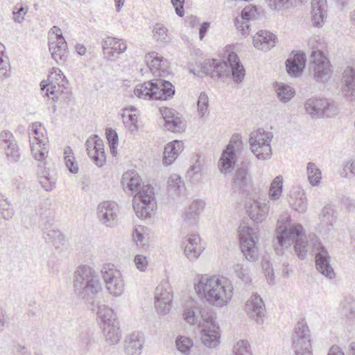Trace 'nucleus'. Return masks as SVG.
Segmentation results:
<instances>
[{
	"label": "nucleus",
	"mask_w": 355,
	"mask_h": 355,
	"mask_svg": "<svg viewBox=\"0 0 355 355\" xmlns=\"http://www.w3.org/2000/svg\"><path fill=\"white\" fill-rule=\"evenodd\" d=\"M195 289L206 302L216 307H223L231 300L234 288L230 279L223 276H202Z\"/></svg>",
	"instance_id": "nucleus-1"
},
{
	"label": "nucleus",
	"mask_w": 355,
	"mask_h": 355,
	"mask_svg": "<svg viewBox=\"0 0 355 355\" xmlns=\"http://www.w3.org/2000/svg\"><path fill=\"white\" fill-rule=\"evenodd\" d=\"M121 182L125 191H138L132 200V207L137 216L149 217L155 205L153 187L150 185L141 187L140 176L135 171L124 173Z\"/></svg>",
	"instance_id": "nucleus-2"
},
{
	"label": "nucleus",
	"mask_w": 355,
	"mask_h": 355,
	"mask_svg": "<svg viewBox=\"0 0 355 355\" xmlns=\"http://www.w3.org/2000/svg\"><path fill=\"white\" fill-rule=\"evenodd\" d=\"M291 218L288 216H282L277 221L276 228L277 243L281 247L288 248L294 243V251L297 257L304 260L307 255V241L303 231V227L300 224L290 223Z\"/></svg>",
	"instance_id": "nucleus-3"
},
{
	"label": "nucleus",
	"mask_w": 355,
	"mask_h": 355,
	"mask_svg": "<svg viewBox=\"0 0 355 355\" xmlns=\"http://www.w3.org/2000/svg\"><path fill=\"white\" fill-rule=\"evenodd\" d=\"M73 282L78 297L94 306L95 296L102 288L96 271L89 266H80L74 272Z\"/></svg>",
	"instance_id": "nucleus-4"
},
{
	"label": "nucleus",
	"mask_w": 355,
	"mask_h": 355,
	"mask_svg": "<svg viewBox=\"0 0 355 355\" xmlns=\"http://www.w3.org/2000/svg\"><path fill=\"white\" fill-rule=\"evenodd\" d=\"M134 94L140 98L166 101L173 96L175 88L169 81L157 78L137 85Z\"/></svg>",
	"instance_id": "nucleus-5"
},
{
	"label": "nucleus",
	"mask_w": 355,
	"mask_h": 355,
	"mask_svg": "<svg viewBox=\"0 0 355 355\" xmlns=\"http://www.w3.org/2000/svg\"><path fill=\"white\" fill-rule=\"evenodd\" d=\"M238 232L240 236L241 250L243 256L250 261H256L259 257L257 247V228L254 229L243 223L240 225Z\"/></svg>",
	"instance_id": "nucleus-6"
},
{
	"label": "nucleus",
	"mask_w": 355,
	"mask_h": 355,
	"mask_svg": "<svg viewBox=\"0 0 355 355\" xmlns=\"http://www.w3.org/2000/svg\"><path fill=\"white\" fill-rule=\"evenodd\" d=\"M272 137V132H266L261 128L250 133L249 139L250 149L257 159L266 160L271 157L270 142Z\"/></svg>",
	"instance_id": "nucleus-7"
},
{
	"label": "nucleus",
	"mask_w": 355,
	"mask_h": 355,
	"mask_svg": "<svg viewBox=\"0 0 355 355\" xmlns=\"http://www.w3.org/2000/svg\"><path fill=\"white\" fill-rule=\"evenodd\" d=\"M309 73V76L316 83H327L333 73L331 64L328 58L314 52L312 55H310Z\"/></svg>",
	"instance_id": "nucleus-8"
},
{
	"label": "nucleus",
	"mask_w": 355,
	"mask_h": 355,
	"mask_svg": "<svg viewBox=\"0 0 355 355\" xmlns=\"http://www.w3.org/2000/svg\"><path fill=\"white\" fill-rule=\"evenodd\" d=\"M312 250L315 253V266L317 270L329 279L335 277V272L330 264L331 257L327 248L320 242V239L313 235L310 237Z\"/></svg>",
	"instance_id": "nucleus-9"
},
{
	"label": "nucleus",
	"mask_w": 355,
	"mask_h": 355,
	"mask_svg": "<svg viewBox=\"0 0 355 355\" xmlns=\"http://www.w3.org/2000/svg\"><path fill=\"white\" fill-rule=\"evenodd\" d=\"M102 276L109 293L113 296H120L124 291V284L119 271L114 265L105 264L101 270Z\"/></svg>",
	"instance_id": "nucleus-10"
},
{
	"label": "nucleus",
	"mask_w": 355,
	"mask_h": 355,
	"mask_svg": "<svg viewBox=\"0 0 355 355\" xmlns=\"http://www.w3.org/2000/svg\"><path fill=\"white\" fill-rule=\"evenodd\" d=\"M292 349H312L311 335L305 319H300L296 324L292 334Z\"/></svg>",
	"instance_id": "nucleus-11"
},
{
	"label": "nucleus",
	"mask_w": 355,
	"mask_h": 355,
	"mask_svg": "<svg viewBox=\"0 0 355 355\" xmlns=\"http://www.w3.org/2000/svg\"><path fill=\"white\" fill-rule=\"evenodd\" d=\"M241 144V137L239 135H234L231 138L230 144L223 150L218 162V166L222 173L230 171L235 165V147H239Z\"/></svg>",
	"instance_id": "nucleus-12"
},
{
	"label": "nucleus",
	"mask_w": 355,
	"mask_h": 355,
	"mask_svg": "<svg viewBox=\"0 0 355 355\" xmlns=\"http://www.w3.org/2000/svg\"><path fill=\"white\" fill-rule=\"evenodd\" d=\"M172 291L167 283L158 285L155 291V306L161 315L167 314L171 308Z\"/></svg>",
	"instance_id": "nucleus-13"
},
{
	"label": "nucleus",
	"mask_w": 355,
	"mask_h": 355,
	"mask_svg": "<svg viewBox=\"0 0 355 355\" xmlns=\"http://www.w3.org/2000/svg\"><path fill=\"white\" fill-rule=\"evenodd\" d=\"M119 208L116 202L104 201L97 207V216L99 220L107 227H112L117 224Z\"/></svg>",
	"instance_id": "nucleus-14"
},
{
	"label": "nucleus",
	"mask_w": 355,
	"mask_h": 355,
	"mask_svg": "<svg viewBox=\"0 0 355 355\" xmlns=\"http://www.w3.org/2000/svg\"><path fill=\"white\" fill-rule=\"evenodd\" d=\"M245 311L248 316L257 324H263L266 308L262 298L258 294H253L245 303Z\"/></svg>",
	"instance_id": "nucleus-15"
},
{
	"label": "nucleus",
	"mask_w": 355,
	"mask_h": 355,
	"mask_svg": "<svg viewBox=\"0 0 355 355\" xmlns=\"http://www.w3.org/2000/svg\"><path fill=\"white\" fill-rule=\"evenodd\" d=\"M88 155L98 167L105 162V155L103 141L96 135L90 137L85 143Z\"/></svg>",
	"instance_id": "nucleus-16"
},
{
	"label": "nucleus",
	"mask_w": 355,
	"mask_h": 355,
	"mask_svg": "<svg viewBox=\"0 0 355 355\" xmlns=\"http://www.w3.org/2000/svg\"><path fill=\"white\" fill-rule=\"evenodd\" d=\"M231 66L228 60L227 61L208 60L204 62L202 71L211 77L217 76L219 78H224L230 75Z\"/></svg>",
	"instance_id": "nucleus-17"
},
{
	"label": "nucleus",
	"mask_w": 355,
	"mask_h": 355,
	"mask_svg": "<svg viewBox=\"0 0 355 355\" xmlns=\"http://www.w3.org/2000/svg\"><path fill=\"white\" fill-rule=\"evenodd\" d=\"M205 320L207 325L201 331V340L206 347L214 348L220 342L219 327L215 324L213 317Z\"/></svg>",
	"instance_id": "nucleus-18"
},
{
	"label": "nucleus",
	"mask_w": 355,
	"mask_h": 355,
	"mask_svg": "<svg viewBox=\"0 0 355 355\" xmlns=\"http://www.w3.org/2000/svg\"><path fill=\"white\" fill-rule=\"evenodd\" d=\"M341 92L348 101H355V69L347 67L341 78Z\"/></svg>",
	"instance_id": "nucleus-19"
},
{
	"label": "nucleus",
	"mask_w": 355,
	"mask_h": 355,
	"mask_svg": "<svg viewBox=\"0 0 355 355\" xmlns=\"http://www.w3.org/2000/svg\"><path fill=\"white\" fill-rule=\"evenodd\" d=\"M205 310L200 308L198 304L186 305L182 317L184 320L190 325L199 324L204 325L208 317L207 313L205 314Z\"/></svg>",
	"instance_id": "nucleus-20"
},
{
	"label": "nucleus",
	"mask_w": 355,
	"mask_h": 355,
	"mask_svg": "<svg viewBox=\"0 0 355 355\" xmlns=\"http://www.w3.org/2000/svg\"><path fill=\"white\" fill-rule=\"evenodd\" d=\"M52 58L59 64H64L67 59V44L62 34L57 33V40L49 43Z\"/></svg>",
	"instance_id": "nucleus-21"
},
{
	"label": "nucleus",
	"mask_w": 355,
	"mask_h": 355,
	"mask_svg": "<svg viewBox=\"0 0 355 355\" xmlns=\"http://www.w3.org/2000/svg\"><path fill=\"white\" fill-rule=\"evenodd\" d=\"M144 343V334L141 332H133L125 338L124 349L129 355H139Z\"/></svg>",
	"instance_id": "nucleus-22"
},
{
	"label": "nucleus",
	"mask_w": 355,
	"mask_h": 355,
	"mask_svg": "<svg viewBox=\"0 0 355 355\" xmlns=\"http://www.w3.org/2000/svg\"><path fill=\"white\" fill-rule=\"evenodd\" d=\"M246 212L249 217L256 223H261L265 220L268 207L266 204L261 205L257 200H248L245 205Z\"/></svg>",
	"instance_id": "nucleus-23"
},
{
	"label": "nucleus",
	"mask_w": 355,
	"mask_h": 355,
	"mask_svg": "<svg viewBox=\"0 0 355 355\" xmlns=\"http://www.w3.org/2000/svg\"><path fill=\"white\" fill-rule=\"evenodd\" d=\"M166 61L156 52H150L146 55V62L150 71L159 76H165L168 73L165 64Z\"/></svg>",
	"instance_id": "nucleus-24"
},
{
	"label": "nucleus",
	"mask_w": 355,
	"mask_h": 355,
	"mask_svg": "<svg viewBox=\"0 0 355 355\" xmlns=\"http://www.w3.org/2000/svg\"><path fill=\"white\" fill-rule=\"evenodd\" d=\"M102 49L104 55L111 57L114 53H123L127 49V44L123 40L107 37L102 42Z\"/></svg>",
	"instance_id": "nucleus-25"
},
{
	"label": "nucleus",
	"mask_w": 355,
	"mask_h": 355,
	"mask_svg": "<svg viewBox=\"0 0 355 355\" xmlns=\"http://www.w3.org/2000/svg\"><path fill=\"white\" fill-rule=\"evenodd\" d=\"M187 242L184 247V254L189 260L193 261L201 254L204 250V247L198 234H191Z\"/></svg>",
	"instance_id": "nucleus-26"
},
{
	"label": "nucleus",
	"mask_w": 355,
	"mask_h": 355,
	"mask_svg": "<svg viewBox=\"0 0 355 355\" xmlns=\"http://www.w3.org/2000/svg\"><path fill=\"white\" fill-rule=\"evenodd\" d=\"M305 62L306 55L304 53H295L293 58H290L286 61L287 72L291 76H300L305 67Z\"/></svg>",
	"instance_id": "nucleus-27"
},
{
	"label": "nucleus",
	"mask_w": 355,
	"mask_h": 355,
	"mask_svg": "<svg viewBox=\"0 0 355 355\" xmlns=\"http://www.w3.org/2000/svg\"><path fill=\"white\" fill-rule=\"evenodd\" d=\"M276 36L266 31H260L253 38V43L255 48L264 51L270 50L276 42Z\"/></svg>",
	"instance_id": "nucleus-28"
},
{
	"label": "nucleus",
	"mask_w": 355,
	"mask_h": 355,
	"mask_svg": "<svg viewBox=\"0 0 355 355\" xmlns=\"http://www.w3.org/2000/svg\"><path fill=\"white\" fill-rule=\"evenodd\" d=\"M97 308V320L101 327L119 322L116 314L112 309L105 304H98Z\"/></svg>",
	"instance_id": "nucleus-29"
},
{
	"label": "nucleus",
	"mask_w": 355,
	"mask_h": 355,
	"mask_svg": "<svg viewBox=\"0 0 355 355\" xmlns=\"http://www.w3.org/2000/svg\"><path fill=\"white\" fill-rule=\"evenodd\" d=\"M320 230L323 232L324 234L329 233L332 229L334 223L336 222L334 209L329 206L323 207L320 214Z\"/></svg>",
	"instance_id": "nucleus-30"
},
{
	"label": "nucleus",
	"mask_w": 355,
	"mask_h": 355,
	"mask_svg": "<svg viewBox=\"0 0 355 355\" xmlns=\"http://www.w3.org/2000/svg\"><path fill=\"white\" fill-rule=\"evenodd\" d=\"M228 60L230 62L232 66L230 72L232 73V78L236 83H241L245 77V69L238 55L234 52H231L228 55Z\"/></svg>",
	"instance_id": "nucleus-31"
},
{
	"label": "nucleus",
	"mask_w": 355,
	"mask_h": 355,
	"mask_svg": "<svg viewBox=\"0 0 355 355\" xmlns=\"http://www.w3.org/2000/svg\"><path fill=\"white\" fill-rule=\"evenodd\" d=\"M251 176L247 168H238L233 176V182L235 189L245 191L251 185Z\"/></svg>",
	"instance_id": "nucleus-32"
},
{
	"label": "nucleus",
	"mask_w": 355,
	"mask_h": 355,
	"mask_svg": "<svg viewBox=\"0 0 355 355\" xmlns=\"http://www.w3.org/2000/svg\"><path fill=\"white\" fill-rule=\"evenodd\" d=\"M182 149L183 143L180 141L175 140L168 143L164 148L163 164L166 166L170 165Z\"/></svg>",
	"instance_id": "nucleus-33"
},
{
	"label": "nucleus",
	"mask_w": 355,
	"mask_h": 355,
	"mask_svg": "<svg viewBox=\"0 0 355 355\" xmlns=\"http://www.w3.org/2000/svg\"><path fill=\"white\" fill-rule=\"evenodd\" d=\"M107 342L111 345L119 343L121 338L119 322L101 327Z\"/></svg>",
	"instance_id": "nucleus-34"
},
{
	"label": "nucleus",
	"mask_w": 355,
	"mask_h": 355,
	"mask_svg": "<svg viewBox=\"0 0 355 355\" xmlns=\"http://www.w3.org/2000/svg\"><path fill=\"white\" fill-rule=\"evenodd\" d=\"M322 98H311L304 104L306 112L313 119L322 118Z\"/></svg>",
	"instance_id": "nucleus-35"
},
{
	"label": "nucleus",
	"mask_w": 355,
	"mask_h": 355,
	"mask_svg": "<svg viewBox=\"0 0 355 355\" xmlns=\"http://www.w3.org/2000/svg\"><path fill=\"white\" fill-rule=\"evenodd\" d=\"M38 168H41V171H38L40 184L45 191H51L55 185V178L51 175L46 170H42V165L39 164Z\"/></svg>",
	"instance_id": "nucleus-36"
},
{
	"label": "nucleus",
	"mask_w": 355,
	"mask_h": 355,
	"mask_svg": "<svg viewBox=\"0 0 355 355\" xmlns=\"http://www.w3.org/2000/svg\"><path fill=\"white\" fill-rule=\"evenodd\" d=\"M4 151L6 159L9 163L15 164L21 158V153L17 141L9 142L4 146Z\"/></svg>",
	"instance_id": "nucleus-37"
},
{
	"label": "nucleus",
	"mask_w": 355,
	"mask_h": 355,
	"mask_svg": "<svg viewBox=\"0 0 355 355\" xmlns=\"http://www.w3.org/2000/svg\"><path fill=\"white\" fill-rule=\"evenodd\" d=\"M275 89L279 99L284 103L289 101L295 94V90L291 87L282 83H276Z\"/></svg>",
	"instance_id": "nucleus-38"
},
{
	"label": "nucleus",
	"mask_w": 355,
	"mask_h": 355,
	"mask_svg": "<svg viewBox=\"0 0 355 355\" xmlns=\"http://www.w3.org/2000/svg\"><path fill=\"white\" fill-rule=\"evenodd\" d=\"M322 118L334 117L339 113L338 105L335 101L327 98H322Z\"/></svg>",
	"instance_id": "nucleus-39"
},
{
	"label": "nucleus",
	"mask_w": 355,
	"mask_h": 355,
	"mask_svg": "<svg viewBox=\"0 0 355 355\" xmlns=\"http://www.w3.org/2000/svg\"><path fill=\"white\" fill-rule=\"evenodd\" d=\"M290 204L299 213H304L307 209V200L304 192L298 191L295 198L291 197Z\"/></svg>",
	"instance_id": "nucleus-40"
},
{
	"label": "nucleus",
	"mask_w": 355,
	"mask_h": 355,
	"mask_svg": "<svg viewBox=\"0 0 355 355\" xmlns=\"http://www.w3.org/2000/svg\"><path fill=\"white\" fill-rule=\"evenodd\" d=\"M306 171L309 183L312 186L318 185L322 178L321 171L313 162L307 164Z\"/></svg>",
	"instance_id": "nucleus-41"
},
{
	"label": "nucleus",
	"mask_w": 355,
	"mask_h": 355,
	"mask_svg": "<svg viewBox=\"0 0 355 355\" xmlns=\"http://www.w3.org/2000/svg\"><path fill=\"white\" fill-rule=\"evenodd\" d=\"M283 188V178L281 175L277 176L270 184L269 196L272 200H277L280 198Z\"/></svg>",
	"instance_id": "nucleus-42"
},
{
	"label": "nucleus",
	"mask_w": 355,
	"mask_h": 355,
	"mask_svg": "<svg viewBox=\"0 0 355 355\" xmlns=\"http://www.w3.org/2000/svg\"><path fill=\"white\" fill-rule=\"evenodd\" d=\"M40 86L44 96L51 98L53 101H58L59 91L56 89L52 80L49 83H45V81L43 80L41 82Z\"/></svg>",
	"instance_id": "nucleus-43"
},
{
	"label": "nucleus",
	"mask_w": 355,
	"mask_h": 355,
	"mask_svg": "<svg viewBox=\"0 0 355 355\" xmlns=\"http://www.w3.org/2000/svg\"><path fill=\"white\" fill-rule=\"evenodd\" d=\"M309 45L311 49L310 55H312L314 52L318 53L321 55H324L323 49L325 48V44L323 40L318 35H314L309 40Z\"/></svg>",
	"instance_id": "nucleus-44"
},
{
	"label": "nucleus",
	"mask_w": 355,
	"mask_h": 355,
	"mask_svg": "<svg viewBox=\"0 0 355 355\" xmlns=\"http://www.w3.org/2000/svg\"><path fill=\"white\" fill-rule=\"evenodd\" d=\"M31 131L35 135V139L37 141V144L39 146L41 147V145L45 146L46 138L44 135V132L45 130L42 124L40 122L33 123L31 125Z\"/></svg>",
	"instance_id": "nucleus-45"
},
{
	"label": "nucleus",
	"mask_w": 355,
	"mask_h": 355,
	"mask_svg": "<svg viewBox=\"0 0 355 355\" xmlns=\"http://www.w3.org/2000/svg\"><path fill=\"white\" fill-rule=\"evenodd\" d=\"M0 213L6 220L11 218L14 215L12 204L7 198L0 199Z\"/></svg>",
	"instance_id": "nucleus-46"
},
{
	"label": "nucleus",
	"mask_w": 355,
	"mask_h": 355,
	"mask_svg": "<svg viewBox=\"0 0 355 355\" xmlns=\"http://www.w3.org/2000/svg\"><path fill=\"white\" fill-rule=\"evenodd\" d=\"M202 166L200 161L196 160L194 164L190 166L187 173V176L190 178L192 182H195L199 180Z\"/></svg>",
	"instance_id": "nucleus-47"
},
{
	"label": "nucleus",
	"mask_w": 355,
	"mask_h": 355,
	"mask_svg": "<svg viewBox=\"0 0 355 355\" xmlns=\"http://www.w3.org/2000/svg\"><path fill=\"white\" fill-rule=\"evenodd\" d=\"M176 346L180 352L187 354L193 346V342L188 337L179 336L176 340Z\"/></svg>",
	"instance_id": "nucleus-48"
},
{
	"label": "nucleus",
	"mask_w": 355,
	"mask_h": 355,
	"mask_svg": "<svg viewBox=\"0 0 355 355\" xmlns=\"http://www.w3.org/2000/svg\"><path fill=\"white\" fill-rule=\"evenodd\" d=\"M45 239L53 243L56 248H58V245L64 241V236L58 230H50L47 232Z\"/></svg>",
	"instance_id": "nucleus-49"
},
{
	"label": "nucleus",
	"mask_w": 355,
	"mask_h": 355,
	"mask_svg": "<svg viewBox=\"0 0 355 355\" xmlns=\"http://www.w3.org/2000/svg\"><path fill=\"white\" fill-rule=\"evenodd\" d=\"M168 30L162 24H157L153 29L154 37L157 41L167 42L168 41Z\"/></svg>",
	"instance_id": "nucleus-50"
},
{
	"label": "nucleus",
	"mask_w": 355,
	"mask_h": 355,
	"mask_svg": "<svg viewBox=\"0 0 355 355\" xmlns=\"http://www.w3.org/2000/svg\"><path fill=\"white\" fill-rule=\"evenodd\" d=\"M27 11L28 8L25 9L21 3H17L12 11L13 21L16 23L21 24L24 21V16L27 13Z\"/></svg>",
	"instance_id": "nucleus-51"
},
{
	"label": "nucleus",
	"mask_w": 355,
	"mask_h": 355,
	"mask_svg": "<svg viewBox=\"0 0 355 355\" xmlns=\"http://www.w3.org/2000/svg\"><path fill=\"white\" fill-rule=\"evenodd\" d=\"M259 15L257 9L255 6L249 5L246 6L242 10L241 16L243 19L247 20L248 22L254 20Z\"/></svg>",
	"instance_id": "nucleus-52"
},
{
	"label": "nucleus",
	"mask_w": 355,
	"mask_h": 355,
	"mask_svg": "<svg viewBox=\"0 0 355 355\" xmlns=\"http://www.w3.org/2000/svg\"><path fill=\"white\" fill-rule=\"evenodd\" d=\"M181 123V119L178 116V113H177L171 116L168 119V121L164 122V126L169 131L176 132L180 129Z\"/></svg>",
	"instance_id": "nucleus-53"
},
{
	"label": "nucleus",
	"mask_w": 355,
	"mask_h": 355,
	"mask_svg": "<svg viewBox=\"0 0 355 355\" xmlns=\"http://www.w3.org/2000/svg\"><path fill=\"white\" fill-rule=\"evenodd\" d=\"M326 17L327 10H311V21L315 27H322Z\"/></svg>",
	"instance_id": "nucleus-54"
},
{
	"label": "nucleus",
	"mask_w": 355,
	"mask_h": 355,
	"mask_svg": "<svg viewBox=\"0 0 355 355\" xmlns=\"http://www.w3.org/2000/svg\"><path fill=\"white\" fill-rule=\"evenodd\" d=\"M182 186V182L180 175L173 174L168 180V191L176 193Z\"/></svg>",
	"instance_id": "nucleus-55"
},
{
	"label": "nucleus",
	"mask_w": 355,
	"mask_h": 355,
	"mask_svg": "<svg viewBox=\"0 0 355 355\" xmlns=\"http://www.w3.org/2000/svg\"><path fill=\"white\" fill-rule=\"evenodd\" d=\"M345 316L350 320H355V302L352 299L345 300L343 305Z\"/></svg>",
	"instance_id": "nucleus-56"
},
{
	"label": "nucleus",
	"mask_w": 355,
	"mask_h": 355,
	"mask_svg": "<svg viewBox=\"0 0 355 355\" xmlns=\"http://www.w3.org/2000/svg\"><path fill=\"white\" fill-rule=\"evenodd\" d=\"M250 345L247 340H241L234 346L235 355H250Z\"/></svg>",
	"instance_id": "nucleus-57"
},
{
	"label": "nucleus",
	"mask_w": 355,
	"mask_h": 355,
	"mask_svg": "<svg viewBox=\"0 0 355 355\" xmlns=\"http://www.w3.org/2000/svg\"><path fill=\"white\" fill-rule=\"evenodd\" d=\"M209 98L205 92H202L198 100V110L201 116H204L208 108Z\"/></svg>",
	"instance_id": "nucleus-58"
},
{
	"label": "nucleus",
	"mask_w": 355,
	"mask_h": 355,
	"mask_svg": "<svg viewBox=\"0 0 355 355\" xmlns=\"http://www.w3.org/2000/svg\"><path fill=\"white\" fill-rule=\"evenodd\" d=\"M248 23L249 22L247 20L243 19L241 17L239 18H236L234 21V24L237 30L240 31L243 35H248L249 33L250 25Z\"/></svg>",
	"instance_id": "nucleus-59"
},
{
	"label": "nucleus",
	"mask_w": 355,
	"mask_h": 355,
	"mask_svg": "<svg viewBox=\"0 0 355 355\" xmlns=\"http://www.w3.org/2000/svg\"><path fill=\"white\" fill-rule=\"evenodd\" d=\"M10 62L8 56L0 57V76L8 78L10 76Z\"/></svg>",
	"instance_id": "nucleus-60"
},
{
	"label": "nucleus",
	"mask_w": 355,
	"mask_h": 355,
	"mask_svg": "<svg viewBox=\"0 0 355 355\" xmlns=\"http://www.w3.org/2000/svg\"><path fill=\"white\" fill-rule=\"evenodd\" d=\"M355 175V162L349 161L343 165V172L341 176L344 178H352Z\"/></svg>",
	"instance_id": "nucleus-61"
},
{
	"label": "nucleus",
	"mask_w": 355,
	"mask_h": 355,
	"mask_svg": "<svg viewBox=\"0 0 355 355\" xmlns=\"http://www.w3.org/2000/svg\"><path fill=\"white\" fill-rule=\"evenodd\" d=\"M268 6L272 10H280L284 7H288L290 0H266Z\"/></svg>",
	"instance_id": "nucleus-62"
},
{
	"label": "nucleus",
	"mask_w": 355,
	"mask_h": 355,
	"mask_svg": "<svg viewBox=\"0 0 355 355\" xmlns=\"http://www.w3.org/2000/svg\"><path fill=\"white\" fill-rule=\"evenodd\" d=\"M234 271L236 276L245 282H248L250 279L247 270L243 268V266L236 263L234 265Z\"/></svg>",
	"instance_id": "nucleus-63"
},
{
	"label": "nucleus",
	"mask_w": 355,
	"mask_h": 355,
	"mask_svg": "<svg viewBox=\"0 0 355 355\" xmlns=\"http://www.w3.org/2000/svg\"><path fill=\"white\" fill-rule=\"evenodd\" d=\"M65 164L69 171L72 173H76L78 171V164L72 155L64 156Z\"/></svg>",
	"instance_id": "nucleus-64"
}]
</instances>
